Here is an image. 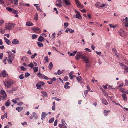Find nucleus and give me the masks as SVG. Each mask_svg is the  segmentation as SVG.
Wrapping results in <instances>:
<instances>
[{"instance_id":"nucleus-29","label":"nucleus","mask_w":128,"mask_h":128,"mask_svg":"<svg viewBox=\"0 0 128 128\" xmlns=\"http://www.w3.org/2000/svg\"><path fill=\"white\" fill-rule=\"evenodd\" d=\"M32 115L33 117H34L35 119H36L38 118L37 114L35 112H33L32 113Z\"/></svg>"},{"instance_id":"nucleus-62","label":"nucleus","mask_w":128,"mask_h":128,"mask_svg":"<svg viewBox=\"0 0 128 128\" xmlns=\"http://www.w3.org/2000/svg\"><path fill=\"white\" fill-rule=\"evenodd\" d=\"M55 37V32L52 34L51 37L52 38H54Z\"/></svg>"},{"instance_id":"nucleus-11","label":"nucleus","mask_w":128,"mask_h":128,"mask_svg":"<svg viewBox=\"0 0 128 128\" xmlns=\"http://www.w3.org/2000/svg\"><path fill=\"white\" fill-rule=\"evenodd\" d=\"M2 75L3 78H5L6 76L8 77V75L5 70H3L2 72Z\"/></svg>"},{"instance_id":"nucleus-25","label":"nucleus","mask_w":128,"mask_h":128,"mask_svg":"<svg viewBox=\"0 0 128 128\" xmlns=\"http://www.w3.org/2000/svg\"><path fill=\"white\" fill-rule=\"evenodd\" d=\"M7 52L8 53V58H14L12 56V52Z\"/></svg>"},{"instance_id":"nucleus-17","label":"nucleus","mask_w":128,"mask_h":128,"mask_svg":"<svg viewBox=\"0 0 128 128\" xmlns=\"http://www.w3.org/2000/svg\"><path fill=\"white\" fill-rule=\"evenodd\" d=\"M70 84L68 82H66L64 86V88L66 89H68L70 88V86L68 85Z\"/></svg>"},{"instance_id":"nucleus-43","label":"nucleus","mask_w":128,"mask_h":128,"mask_svg":"<svg viewBox=\"0 0 128 128\" xmlns=\"http://www.w3.org/2000/svg\"><path fill=\"white\" fill-rule=\"evenodd\" d=\"M26 57L25 56H24L22 58L21 60H22L23 62H24L26 61Z\"/></svg>"},{"instance_id":"nucleus-59","label":"nucleus","mask_w":128,"mask_h":128,"mask_svg":"<svg viewBox=\"0 0 128 128\" xmlns=\"http://www.w3.org/2000/svg\"><path fill=\"white\" fill-rule=\"evenodd\" d=\"M84 50L87 51H88L89 52H91V50L90 49L88 48H86L84 49Z\"/></svg>"},{"instance_id":"nucleus-20","label":"nucleus","mask_w":128,"mask_h":128,"mask_svg":"<svg viewBox=\"0 0 128 128\" xmlns=\"http://www.w3.org/2000/svg\"><path fill=\"white\" fill-rule=\"evenodd\" d=\"M26 25L28 26H32L34 25V24L33 23L30 22L28 21H27L26 22Z\"/></svg>"},{"instance_id":"nucleus-48","label":"nucleus","mask_w":128,"mask_h":128,"mask_svg":"<svg viewBox=\"0 0 128 128\" xmlns=\"http://www.w3.org/2000/svg\"><path fill=\"white\" fill-rule=\"evenodd\" d=\"M34 66V64L32 63H31L30 64H29L28 65V66L30 67L31 68H33Z\"/></svg>"},{"instance_id":"nucleus-6","label":"nucleus","mask_w":128,"mask_h":128,"mask_svg":"<svg viewBox=\"0 0 128 128\" xmlns=\"http://www.w3.org/2000/svg\"><path fill=\"white\" fill-rule=\"evenodd\" d=\"M75 12L76 14L74 15L73 17L74 18H78V20L82 19V17L80 13L76 10H75Z\"/></svg>"},{"instance_id":"nucleus-55","label":"nucleus","mask_w":128,"mask_h":128,"mask_svg":"<svg viewBox=\"0 0 128 128\" xmlns=\"http://www.w3.org/2000/svg\"><path fill=\"white\" fill-rule=\"evenodd\" d=\"M14 4L16 5H18V0H14Z\"/></svg>"},{"instance_id":"nucleus-38","label":"nucleus","mask_w":128,"mask_h":128,"mask_svg":"<svg viewBox=\"0 0 128 128\" xmlns=\"http://www.w3.org/2000/svg\"><path fill=\"white\" fill-rule=\"evenodd\" d=\"M108 24L110 28H115L116 27V25H112L110 24Z\"/></svg>"},{"instance_id":"nucleus-5","label":"nucleus","mask_w":128,"mask_h":128,"mask_svg":"<svg viewBox=\"0 0 128 128\" xmlns=\"http://www.w3.org/2000/svg\"><path fill=\"white\" fill-rule=\"evenodd\" d=\"M1 97H2V99L3 100H6L7 95L5 91L3 89L0 90Z\"/></svg>"},{"instance_id":"nucleus-61","label":"nucleus","mask_w":128,"mask_h":128,"mask_svg":"<svg viewBox=\"0 0 128 128\" xmlns=\"http://www.w3.org/2000/svg\"><path fill=\"white\" fill-rule=\"evenodd\" d=\"M62 72L60 70H58L57 72V73L58 75L61 74L62 73Z\"/></svg>"},{"instance_id":"nucleus-27","label":"nucleus","mask_w":128,"mask_h":128,"mask_svg":"<svg viewBox=\"0 0 128 128\" xmlns=\"http://www.w3.org/2000/svg\"><path fill=\"white\" fill-rule=\"evenodd\" d=\"M14 59V58H8L7 60L8 61V62L10 64H11L13 60Z\"/></svg>"},{"instance_id":"nucleus-58","label":"nucleus","mask_w":128,"mask_h":128,"mask_svg":"<svg viewBox=\"0 0 128 128\" xmlns=\"http://www.w3.org/2000/svg\"><path fill=\"white\" fill-rule=\"evenodd\" d=\"M68 78V77L67 76H66L64 77V81H67Z\"/></svg>"},{"instance_id":"nucleus-53","label":"nucleus","mask_w":128,"mask_h":128,"mask_svg":"<svg viewBox=\"0 0 128 128\" xmlns=\"http://www.w3.org/2000/svg\"><path fill=\"white\" fill-rule=\"evenodd\" d=\"M44 59L46 61V62H48V56H46V57H45L44 58Z\"/></svg>"},{"instance_id":"nucleus-57","label":"nucleus","mask_w":128,"mask_h":128,"mask_svg":"<svg viewBox=\"0 0 128 128\" xmlns=\"http://www.w3.org/2000/svg\"><path fill=\"white\" fill-rule=\"evenodd\" d=\"M3 56V54L2 53L0 52V59H2Z\"/></svg>"},{"instance_id":"nucleus-51","label":"nucleus","mask_w":128,"mask_h":128,"mask_svg":"<svg viewBox=\"0 0 128 128\" xmlns=\"http://www.w3.org/2000/svg\"><path fill=\"white\" fill-rule=\"evenodd\" d=\"M30 75V74L28 72H26L25 73V77L26 78H27Z\"/></svg>"},{"instance_id":"nucleus-50","label":"nucleus","mask_w":128,"mask_h":128,"mask_svg":"<svg viewBox=\"0 0 128 128\" xmlns=\"http://www.w3.org/2000/svg\"><path fill=\"white\" fill-rule=\"evenodd\" d=\"M20 69L22 71H24L26 70V68L23 66H21L20 67Z\"/></svg>"},{"instance_id":"nucleus-37","label":"nucleus","mask_w":128,"mask_h":128,"mask_svg":"<svg viewBox=\"0 0 128 128\" xmlns=\"http://www.w3.org/2000/svg\"><path fill=\"white\" fill-rule=\"evenodd\" d=\"M54 120V118H51L48 121L50 123H51L53 122Z\"/></svg>"},{"instance_id":"nucleus-33","label":"nucleus","mask_w":128,"mask_h":128,"mask_svg":"<svg viewBox=\"0 0 128 128\" xmlns=\"http://www.w3.org/2000/svg\"><path fill=\"white\" fill-rule=\"evenodd\" d=\"M69 76L71 80H72L73 79V75L72 72H70V73L69 74Z\"/></svg>"},{"instance_id":"nucleus-7","label":"nucleus","mask_w":128,"mask_h":128,"mask_svg":"<svg viewBox=\"0 0 128 128\" xmlns=\"http://www.w3.org/2000/svg\"><path fill=\"white\" fill-rule=\"evenodd\" d=\"M37 75L38 76L40 79L46 80H48L50 79L48 77L42 74L40 72Z\"/></svg>"},{"instance_id":"nucleus-23","label":"nucleus","mask_w":128,"mask_h":128,"mask_svg":"<svg viewBox=\"0 0 128 128\" xmlns=\"http://www.w3.org/2000/svg\"><path fill=\"white\" fill-rule=\"evenodd\" d=\"M38 40L40 42H42L44 40V38L42 36H40L38 39Z\"/></svg>"},{"instance_id":"nucleus-10","label":"nucleus","mask_w":128,"mask_h":128,"mask_svg":"<svg viewBox=\"0 0 128 128\" xmlns=\"http://www.w3.org/2000/svg\"><path fill=\"white\" fill-rule=\"evenodd\" d=\"M75 1L77 6L78 8H82L83 7V5L81 4L78 0H75Z\"/></svg>"},{"instance_id":"nucleus-45","label":"nucleus","mask_w":128,"mask_h":128,"mask_svg":"<svg viewBox=\"0 0 128 128\" xmlns=\"http://www.w3.org/2000/svg\"><path fill=\"white\" fill-rule=\"evenodd\" d=\"M11 12H12L14 14H16L17 12V11L16 10H14V9L12 8V10H11Z\"/></svg>"},{"instance_id":"nucleus-60","label":"nucleus","mask_w":128,"mask_h":128,"mask_svg":"<svg viewBox=\"0 0 128 128\" xmlns=\"http://www.w3.org/2000/svg\"><path fill=\"white\" fill-rule=\"evenodd\" d=\"M110 45V44L109 43H107L106 44V47L108 48L109 47Z\"/></svg>"},{"instance_id":"nucleus-34","label":"nucleus","mask_w":128,"mask_h":128,"mask_svg":"<svg viewBox=\"0 0 128 128\" xmlns=\"http://www.w3.org/2000/svg\"><path fill=\"white\" fill-rule=\"evenodd\" d=\"M42 94H43V96L44 97H47V94L46 92L44 91H42L41 92Z\"/></svg>"},{"instance_id":"nucleus-49","label":"nucleus","mask_w":128,"mask_h":128,"mask_svg":"<svg viewBox=\"0 0 128 128\" xmlns=\"http://www.w3.org/2000/svg\"><path fill=\"white\" fill-rule=\"evenodd\" d=\"M38 84H40L41 86H43L44 84V83L43 82H40L38 83Z\"/></svg>"},{"instance_id":"nucleus-42","label":"nucleus","mask_w":128,"mask_h":128,"mask_svg":"<svg viewBox=\"0 0 128 128\" xmlns=\"http://www.w3.org/2000/svg\"><path fill=\"white\" fill-rule=\"evenodd\" d=\"M6 10L8 11V12H11L12 8L9 7H6Z\"/></svg>"},{"instance_id":"nucleus-24","label":"nucleus","mask_w":128,"mask_h":128,"mask_svg":"<svg viewBox=\"0 0 128 128\" xmlns=\"http://www.w3.org/2000/svg\"><path fill=\"white\" fill-rule=\"evenodd\" d=\"M23 109V108L21 107H18L16 108V110L18 112L22 111Z\"/></svg>"},{"instance_id":"nucleus-18","label":"nucleus","mask_w":128,"mask_h":128,"mask_svg":"<svg viewBox=\"0 0 128 128\" xmlns=\"http://www.w3.org/2000/svg\"><path fill=\"white\" fill-rule=\"evenodd\" d=\"M63 2L66 5H70L71 4L69 0H64Z\"/></svg>"},{"instance_id":"nucleus-3","label":"nucleus","mask_w":128,"mask_h":128,"mask_svg":"<svg viewBox=\"0 0 128 128\" xmlns=\"http://www.w3.org/2000/svg\"><path fill=\"white\" fill-rule=\"evenodd\" d=\"M86 57L84 56L82 54L81 52H78L75 56V58L76 60H78L79 58H81L82 59H85Z\"/></svg>"},{"instance_id":"nucleus-35","label":"nucleus","mask_w":128,"mask_h":128,"mask_svg":"<svg viewBox=\"0 0 128 128\" xmlns=\"http://www.w3.org/2000/svg\"><path fill=\"white\" fill-rule=\"evenodd\" d=\"M37 44L39 47H42L43 46V44L42 43L38 42Z\"/></svg>"},{"instance_id":"nucleus-40","label":"nucleus","mask_w":128,"mask_h":128,"mask_svg":"<svg viewBox=\"0 0 128 128\" xmlns=\"http://www.w3.org/2000/svg\"><path fill=\"white\" fill-rule=\"evenodd\" d=\"M10 103L9 101H8L4 104L5 105L7 106H9L10 105Z\"/></svg>"},{"instance_id":"nucleus-9","label":"nucleus","mask_w":128,"mask_h":128,"mask_svg":"<svg viewBox=\"0 0 128 128\" xmlns=\"http://www.w3.org/2000/svg\"><path fill=\"white\" fill-rule=\"evenodd\" d=\"M62 126L61 128H67L68 125L65 122L64 120L62 119L61 120Z\"/></svg>"},{"instance_id":"nucleus-63","label":"nucleus","mask_w":128,"mask_h":128,"mask_svg":"<svg viewBox=\"0 0 128 128\" xmlns=\"http://www.w3.org/2000/svg\"><path fill=\"white\" fill-rule=\"evenodd\" d=\"M125 86H128V80H125Z\"/></svg>"},{"instance_id":"nucleus-30","label":"nucleus","mask_w":128,"mask_h":128,"mask_svg":"<svg viewBox=\"0 0 128 128\" xmlns=\"http://www.w3.org/2000/svg\"><path fill=\"white\" fill-rule=\"evenodd\" d=\"M34 19L36 21L38 20V15L37 12H36L34 15Z\"/></svg>"},{"instance_id":"nucleus-12","label":"nucleus","mask_w":128,"mask_h":128,"mask_svg":"<svg viewBox=\"0 0 128 128\" xmlns=\"http://www.w3.org/2000/svg\"><path fill=\"white\" fill-rule=\"evenodd\" d=\"M119 35L122 37H123L125 35L124 30L122 29H120L119 32Z\"/></svg>"},{"instance_id":"nucleus-64","label":"nucleus","mask_w":128,"mask_h":128,"mask_svg":"<svg viewBox=\"0 0 128 128\" xmlns=\"http://www.w3.org/2000/svg\"><path fill=\"white\" fill-rule=\"evenodd\" d=\"M69 32L70 33H73L74 31V30H72V29L71 28H69Z\"/></svg>"},{"instance_id":"nucleus-22","label":"nucleus","mask_w":128,"mask_h":128,"mask_svg":"<svg viewBox=\"0 0 128 128\" xmlns=\"http://www.w3.org/2000/svg\"><path fill=\"white\" fill-rule=\"evenodd\" d=\"M110 112V110H104V114L105 116H106L108 115V114Z\"/></svg>"},{"instance_id":"nucleus-36","label":"nucleus","mask_w":128,"mask_h":128,"mask_svg":"<svg viewBox=\"0 0 128 128\" xmlns=\"http://www.w3.org/2000/svg\"><path fill=\"white\" fill-rule=\"evenodd\" d=\"M33 68V70L35 72H36L38 71V67H34Z\"/></svg>"},{"instance_id":"nucleus-26","label":"nucleus","mask_w":128,"mask_h":128,"mask_svg":"<svg viewBox=\"0 0 128 128\" xmlns=\"http://www.w3.org/2000/svg\"><path fill=\"white\" fill-rule=\"evenodd\" d=\"M122 95L124 100V101H126L127 99L126 95V94H123Z\"/></svg>"},{"instance_id":"nucleus-31","label":"nucleus","mask_w":128,"mask_h":128,"mask_svg":"<svg viewBox=\"0 0 128 128\" xmlns=\"http://www.w3.org/2000/svg\"><path fill=\"white\" fill-rule=\"evenodd\" d=\"M7 113H5V114L4 115L2 116L1 117V118L2 120H3L4 118H7Z\"/></svg>"},{"instance_id":"nucleus-1","label":"nucleus","mask_w":128,"mask_h":128,"mask_svg":"<svg viewBox=\"0 0 128 128\" xmlns=\"http://www.w3.org/2000/svg\"><path fill=\"white\" fill-rule=\"evenodd\" d=\"M3 83L6 88H10L14 84L13 80L10 79H6L5 82H4Z\"/></svg>"},{"instance_id":"nucleus-14","label":"nucleus","mask_w":128,"mask_h":128,"mask_svg":"<svg viewBox=\"0 0 128 128\" xmlns=\"http://www.w3.org/2000/svg\"><path fill=\"white\" fill-rule=\"evenodd\" d=\"M4 39L6 43L8 45H10L11 44L10 41L7 39L6 37H4Z\"/></svg>"},{"instance_id":"nucleus-44","label":"nucleus","mask_w":128,"mask_h":128,"mask_svg":"<svg viewBox=\"0 0 128 128\" xmlns=\"http://www.w3.org/2000/svg\"><path fill=\"white\" fill-rule=\"evenodd\" d=\"M11 12H12L14 14H16L17 12V11L16 10H14V9L12 8V10H11Z\"/></svg>"},{"instance_id":"nucleus-15","label":"nucleus","mask_w":128,"mask_h":128,"mask_svg":"<svg viewBox=\"0 0 128 128\" xmlns=\"http://www.w3.org/2000/svg\"><path fill=\"white\" fill-rule=\"evenodd\" d=\"M47 115L46 113L44 112H42V113L41 116V119L42 120H44L45 118V117Z\"/></svg>"},{"instance_id":"nucleus-54","label":"nucleus","mask_w":128,"mask_h":128,"mask_svg":"<svg viewBox=\"0 0 128 128\" xmlns=\"http://www.w3.org/2000/svg\"><path fill=\"white\" fill-rule=\"evenodd\" d=\"M120 91L121 92H122L123 93H124L125 90L124 88H120Z\"/></svg>"},{"instance_id":"nucleus-28","label":"nucleus","mask_w":128,"mask_h":128,"mask_svg":"<svg viewBox=\"0 0 128 128\" xmlns=\"http://www.w3.org/2000/svg\"><path fill=\"white\" fill-rule=\"evenodd\" d=\"M77 52V51L76 50V51H74L72 52L70 54V56H74L75 55V54H76Z\"/></svg>"},{"instance_id":"nucleus-46","label":"nucleus","mask_w":128,"mask_h":128,"mask_svg":"<svg viewBox=\"0 0 128 128\" xmlns=\"http://www.w3.org/2000/svg\"><path fill=\"white\" fill-rule=\"evenodd\" d=\"M36 86L37 87V88L38 89H39L41 88V86L39 84H38V83H37L36 84Z\"/></svg>"},{"instance_id":"nucleus-52","label":"nucleus","mask_w":128,"mask_h":128,"mask_svg":"<svg viewBox=\"0 0 128 128\" xmlns=\"http://www.w3.org/2000/svg\"><path fill=\"white\" fill-rule=\"evenodd\" d=\"M19 78L20 80L24 78L23 74H20L19 76Z\"/></svg>"},{"instance_id":"nucleus-47","label":"nucleus","mask_w":128,"mask_h":128,"mask_svg":"<svg viewBox=\"0 0 128 128\" xmlns=\"http://www.w3.org/2000/svg\"><path fill=\"white\" fill-rule=\"evenodd\" d=\"M37 36V35L35 34H33L32 36V39H34L36 38Z\"/></svg>"},{"instance_id":"nucleus-8","label":"nucleus","mask_w":128,"mask_h":128,"mask_svg":"<svg viewBox=\"0 0 128 128\" xmlns=\"http://www.w3.org/2000/svg\"><path fill=\"white\" fill-rule=\"evenodd\" d=\"M119 64L122 66V68L124 70V73L125 74L126 73L128 72V67L121 63H120Z\"/></svg>"},{"instance_id":"nucleus-56","label":"nucleus","mask_w":128,"mask_h":128,"mask_svg":"<svg viewBox=\"0 0 128 128\" xmlns=\"http://www.w3.org/2000/svg\"><path fill=\"white\" fill-rule=\"evenodd\" d=\"M56 80V78L54 77L52 78L51 80V81L52 82H52L55 81Z\"/></svg>"},{"instance_id":"nucleus-4","label":"nucleus","mask_w":128,"mask_h":128,"mask_svg":"<svg viewBox=\"0 0 128 128\" xmlns=\"http://www.w3.org/2000/svg\"><path fill=\"white\" fill-rule=\"evenodd\" d=\"M95 5L96 7L98 8H99V7L102 8L104 7H106V8L108 6L107 4H103L102 3L100 2H96Z\"/></svg>"},{"instance_id":"nucleus-41","label":"nucleus","mask_w":128,"mask_h":128,"mask_svg":"<svg viewBox=\"0 0 128 128\" xmlns=\"http://www.w3.org/2000/svg\"><path fill=\"white\" fill-rule=\"evenodd\" d=\"M83 60H84V61L85 62V63L88 64L89 62V60L88 58H86L85 59Z\"/></svg>"},{"instance_id":"nucleus-39","label":"nucleus","mask_w":128,"mask_h":128,"mask_svg":"<svg viewBox=\"0 0 128 128\" xmlns=\"http://www.w3.org/2000/svg\"><path fill=\"white\" fill-rule=\"evenodd\" d=\"M76 80L78 82H79L82 79V77L80 76H79L78 77H76Z\"/></svg>"},{"instance_id":"nucleus-2","label":"nucleus","mask_w":128,"mask_h":128,"mask_svg":"<svg viewBox=\"0 0 128 128\" xmlns=\"http://www.w3.org/2000/svg\"><path fill=\"white\" fill-rule=\"evenodd\" d=\"M15 25V24L12 23H6L4 24L5 29L8 30H12L14 27Z\"/></svg>"},{"instance_id":"nucleus-13","label":"nucleus","mask_w":128,"mask_h":128,"mask_svg":"<svg viewBox=\"0 0 128 128\" xmlns=\"http://www.w3.org/2000/svg\"><path fill=\"white\" fill-rule=\"evenodd\" d=\"M19 41L17 39H14L12 40V43L16 45L18 44H19Z\"/></svg>"},{"instance_id":"nucleus-19","label":"nucleus","mask_w":128,"mask_h":128,"mask_svg":"<svg viewBox=\"0 0 128 128\" xmlns=\"http://www.w3.org/2000/svg\"><path fill=\"white\" fill-rule=\"evenodd\" d=\"M101 100L102 101V103L105 105H106L108 104V102L105 99H101Z\"/></svg>"},{"instance_id":"nucleus-16","label":"nucleus","mask_w":128,"mask_h":128,"mask_svg":"<svg viewBox=\"0 0 128 128\" xmlns=\"http://www.w3.org/2000/svg\"><path fill=\"white\" fill-rule=\"evenodd\" d=\"M32 30L36 33H39L40 32V29L38 28H33Z\"/></svg>"},{"instance_id":"nucleus-21","label":"nucleus","mask_w":128,"mask_h":128,"mask_svg":"<svg viewBox=\"0 0 128 128\" xmlns=\"http://www.w3.org/2000/svg\"><path fill=\"white\" fill-rule=\"evenodd\" d=\"M6 30L5 27L4 29H3V28L1 27L0 28V32L1 34H4Z\"/></svg>"},{"instance_id":"nucleus-32","label":"nucleus","mask_w":128,"mask_h":128,"mask_svg":"<svg viewBox=\"0 0 128 128\" xmlns=\"http://www.w3.org/2000/svg\"><path fill=\"white\" fill-rule=\"evenodd\" d=\"M53 67V65L52 62H50L49 64L48 67L50 70H51Z\"/></svg>"}]
</instances>
